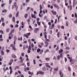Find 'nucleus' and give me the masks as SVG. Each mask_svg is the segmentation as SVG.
I'll list each match as a JSON object with an SVG mask.
<instances>
[{
    "label": "nucleus",
    "mask_w": 77,
    "mask_h": 77,
    "mask_svg": "<svg viewBox=\"0 0 77 77\" xmlns=\"http://www.w3.org/2000/svg\"><path fill=\"white\" fill-rule=\"evenodd\" d=\"M40 13L39 14V16L40 17H41V13H42V11L41 10H42V5H40Z\"/></svg>",
    "instance_id": "obj_1"
},
{
    "label": "nucleus",
    "mask_w": 77,
    "mask_h": 77,
    "mask_svg": "<svg viewBox=\"0 0 77 77\" xmlns=\"http://www.w3.org/2000/svg\"><path fill=\"white\" fill-rule=\"evenodd\" d=\"M69 59L70 60V62H71V64H74V62H75V60L74 59H72L71 58H69Z\"/></svg>",
    "instance_id": "obj_2"
},
{
    "label": "nucleus",
    "mask_w": 77,
    "mask_h": 77,
    "mask_svg": "<svg viewBox=\"0 0 77 77\" xmlns=\"http://www.w3.org/2000/svg\"><path fill=\"white\" fill-rule=\"evenodd\" d=\"M30 35V33H27L23 35V36H25L26 38H29V35Z\"/></svg>",
    "instance_id": "obj_3"
},
{
    "label": "nucleus",
    "mask_w": 77,
    "mask_h": 77,
    "mask_svg": "<svg viewBox=\"0 0 77 77\" xmlns=\"http://www.w3.org/2000/svg\"><path fill=\"white\" fill-rule=\"evenodd\" d=\"M24 70L25 72H27V70L29 71V70H30V69H29V67H27L26 68H24Z\"/></svg>",
    "instance_id": "obj_4"
},
{
    "label": "nucleus",
    "mask_w": 77,
    "mask_h": 77,
    "mask_svg": "<svg viewBox=\"0 0 77 77\" xmlns=\"http://www.w3.org/2000/svg\"><path fill=\"white\" fill-rule=\"evenodd\" d=\"M62 70H60V77H63V73H62Z\"/></svg>",
    "instance_id": "obj_5"
},
{
    "label": "nucleus",
    "mask_w": 77,
    "mask_h": 77,
    "mask_svg": "<svg viewBox=\"0 0 77 77\" xmlns=\"http://www.w3.org/2000/svg\"><path fill=\"white\" fill-rule=\"evenodd\" d=\"M39 30V29L38 28H36L34 30V33H37V32Z\"/></svg>",
    "instance_id": "obj_6"
},
{
    "label": "nucleus",
    "mask_w": 77,
    "mask_h": 77,
    "mask_svg": "<svg viewBox=\"0 0 77 77\" xmlns=\"http://www.w3.org/2000/svg\"><path fill=\"white\" fill-rule=\"evenodd\" d=\"M54 71H57L58 70H59V67H58V66L56 67V68H54Z\"/></svg>",
    "instance_id": "obj_7"
},
{
    "label": "nucleus",
    "mask_w": 77,
    "mask_h": 77,
    "mask_svg": "<svg viewBox=\"0 0 77 77\" xmlns=\"http://www.w3.org/2000/svg\"><path fill=\"white\" fill-rule=\"evenodd\" d=\"M39 74H40L42 75V74H44V72H42V71H39Z\"/></svg>",
    "instance_id": "obj_8"
},
{
    "label": "nucleus",
    "mask_w": 77,
    "mask_h": 77,
    "mask_svg": "<svg viewBox=\"0 0 77 77\" xmlns=\"http://www.w3.org/2000/svg\"><path fill=\"white\" fill-rule=\"evenodd\" d=\"M12 21H13L14 23H15V17H12Z\"/></svg>",
    "instance_id": "obj_9"
},
{
    "label": "nucleus",
    "mask_w": 77,
    "mask_h": 77,
    "mask_svg": "<svg viewBox=\"0 0 77 77\" xmlns=\"http://www.w3.org/2000/svg\"><path fill=\"white\" fill-rule=\"evenodd\" d=\"M45 43L46 44V45L45 46V47H48V43L47 42H45Z\"/></svg>",
    "instance_id": "obj_10"
},
{
    "label": "nucleus",
    "mask_w": 77,
    "mask_h": 77,
    "mask_svg": "<svg viewBox=\"0 0 77 77\" xmlns=\"http://www.w3.org/2000/svg\"><path fill=\"white\" fill-rule=\"evenodd\" d=\"M12 49L13 50H14L15 51H17V48H15V46H12Z\"/></svg>",
    "instance_id": "obj_11"
},
{
    "label": "nucleus",
    "mask_w": 77,
    "mask_h": 77,
    "mask_svg": "<svg viewBox=\"0 0 77 77\" xmlns=\"http://www.w3.org/2000/svg\"><path fill=\"white\" fill-rule=\"evenodd\" d=\"M1 54L2 55H4V54H5L4 51H2V50H1Z\"/></svg>",
    "instance_id": "obj_12"
},
{
    "label": "nucleus",
    "mask_w": 77,
    "mask_h": 77,
    "mask_svg": "<svg viewBox=\"0 0 77 77\" xmlns=\"http://www.w3.org/2000/svg\"><path fill=\"white\" fill-rule=\"evenodd\" d=\"M52 14L54 15H56V14H57V13H56V11H52Z\"/></svg>",
    "instance_id": "obj_13"
},
{
    "label": "nucleus",
    "mask_w": 77,
    "mask_h": 77,
    "mask_svg": "<svg viewBox=\"0 0 77 77\" xmlns=\"http://www.w3.org/2000/svg\"><path fill=\"white\" fill-rule=\"evenodd\" d=\"M16 69H20V67L18 66H16L14 67V70H16Z\"/></svg>",
    "instance_id": "obj_14"
},
{
    "label": "nucleus",
    "mask_w": 77,
    "mask_h": 77,
    "mask_svg": "<svg viewBox=\"0 0 77 77\" xmlns=\"http://www.w3.org/2000/svg\"><path fill=\"white\" fill-rule=\"evenodd\" d=\"M19 14V11H17L16 15V18H17V17H18Z\"/></svg>",
    "instance_id": "obj_15"
},
{
    "label": "nucleus",
    "mask_w": 77,
    "mask_h": 77,
    "mask_svg": "<svg viewBox=\"0 0 77 77\" xmlns=\"http://www.w3.org/2000/svg\"><path fill=\"white\" fill-rule=\"evenodd\" d=\"M12 57H13V58H17V57H16V56L14 54L12 55Z\"/></svg>",
    "instance_id": "obj_16"
},
{
    "label": "nucleus",
    "mask_w": 77,
    "mask_h": 77,
    "mask_svg": "<svg viewBox=\"0 0 77 77\" xmlns=\"http://www.w3.org/2000/svg\"><path fill=\"white\" fill-rule=\"evenodd\" d=\"M27 17H28V14H26L24 15V17L25 18H27Z\"/></svg>",
    "instance_id": "obj_17"
},
{
    "label": "nucleus",
    "mask_w": 77,
    "mask_h": 77,
    "mask_svg": "<svg viewBox=\"0 0 77 77\" xmlns=\"http://www.w3.org/2000/svg\"><path fill=\"white\" fill-rule=\"evenodd\" d=\"M30 7H28L27 8V9H26V12H27V11H29V9H30Z\"/></svg>",
    "instance_id": "obj_18"
},
{
    "label": "nucleus",
    "mask_w": 77,
    "mask_h": 77,
    "mask_svg": "<svg viewBox=\"0 0 77 77\" xmlns=\"http://www.w3.org/2000/svg\"><path fill=\"white\" fill-rule=\"evenodd\" d=\"M28 50H31V46L29 45L28 47Z\"/></svg>",
    "instance_id": "obj_19"
},
{
    "label": "nucleus",
    "mask_w": 77,
    "mask_h": 77,
    "mask_svg": "<svg viewBox=\"0 0 77 77\" xmlns=\"http://www.w3.org/2000/svg\"><path fill=\"white\" fill-rule=\"evenodd\" d=\"M36 15L35 14H34L33 15V14H31V17H32V18H34V17H35V16Z\"/></svg>",
    "instance_id": "obj_20"
},
{
    "label": "nucleus",
    "mask_w": 77,
    "mask_h": 77,
    "mask_svg": "<svg viewBox=\"0 0 77 77\" xmlns=\"http://www.w3.org/2000/svg\"><path fill=\"white\" fill-rule=\"evenodd\" d=\"M14 7L16 8V7H17V3L16 2L14 3Z\"/></svg>",
    "instance_id": "obj_21"
},
{
    "label": "nucleus",
    "mask_w": 77,
    "mask_h": 77,
    "mask_svg": "<svg viewBox=\"0 0 77 77\" xmlns=\"http://www.w3.org/2000/svg\"><path fill=\"white\" fill-rule=\"evenodd\" d=\"M9 28H7L6 29V31L7 32H9Z\"/></svg>",
    "instance_id": "obj_22"
},
{
    "label": "nucleus",
    "mask_w": 77,
    "mask_h": 77,
    "mask_svg": "<svg viewBox=\"0 0 77 77\" xmlns=\"http://www.w3.org/2000/svg\"><path fill=\"white\" fill-rule=\"evenodd\" d=\"M37 20L38 21H37V23L38 24V25H39V18H37Z\"/></svg>",
    "instance_id": "obj_23"
},
{
    "label": "nucleus",
    "mask_w": 77,
    "mask_h": 77,
    "mask_svg": "<svg viewBox=\"0 0 77 77\" xmlns=\"http://www.w3.org/2000/svg\"><path fill=\"white\" fill-rule=\"evenodd\" d=\"M68 69L69 71H71V68L69 67H68Z\"/></svg>",
    "instance_id": "obj_24"
},
{
    "label": "nucleus",
    "mask_w": 77,
    "mask_h": 77,
    "mask_svg": "<svg viewBox=\"0 0 77 77\" xmlns=\"http://www.w3.org/2000/svg\"><path fill=\"white\" fill-rule=\"evenodd\" d=\"M28 42H29V44H31V40H30V39H29L28 40Z\"/></svg>",
    "instance_id": "obj_25"
},
{
    "label": "nucleus",
    "mask_w": 77,
    "mask_h": 77,
    "mask_svg": "<svg viewBox=\"0 0 77 77\" xmlns=\"http://www.w3.org/2000/svg\"><path fill=\"white\" fill-rule=\"evenodd\" d=\"M12 0H9V5H11V3H12Z\"/></svg>",
    "instance_id": "obj_26"
},
{
    "label": "nucleus",
    "mask_w": 77,
    "mask_h": 77,
    "mask_svg": "<svg viewBox=\"0 0 77 77\" xmlns=\"http://www.w3.org/2000/svg\"><path fill=\"white\" fill-rule=\"evenodd\" d=\"M46 67H48V68H51V67L50 66L48 65H46Z\"/></svg>",
    "instance_id": "obj_27"
},
{
    "label": "nucleus",
    "mask_w": 77,
    "mask_h": 77,
    "mask_svg": "<svg viewBox=\"0 0 77 77\" xmlns=\"http://www.w3.org/2000/svg\"><path fill=\"white\" fill-rule=\"evenodd\" d=\"M36 60H33V62H34V64H36Z\"/></svg>",
    "instance_id": "obj_28"
},
{
    "label": "nucleus",
    "mask_w": 77,
    "mask_h": 77,
    "mask_svg": "<svg viewBox=\"0 0 77 77\" xmlns=\"http://www.w3.org/2000/svg\"><path fill=\"white\" fill-rule=\"evenodd\" d=\"M63 57V55H62V53H61L60 54V57L61 58Z\"/></svg>",
    "instance_id": "obj_29"
},
{
    "label": "nucleus",
    "mask_w": 77,
    "mask_h": 77,
    "mask_svg": "<svg viewBox=\"0 0 77 77\" xmlns=\"http://www.w3.org/2000/svg\"><path fill=\"white\" fill-rule=\"evenodd\" d=\"M12 72H13L12 70H10V74H12Z\"/></svg>",
    "instance_id": "obj_30"
},
{
    "label": "nucleus",
    "mask_w": 77,
    "mask_h": 77,
    "mask_svg": "<svg viewBox=\"0 0 77 77\" xmlns=\"http://www.w3.org/2000/svg\"><path fill=\"white\" fill-rule=\"evenodd\" d=\"M59 49V46H57V48L56 49V51H57Z\"/></svg>",
    "instance_id": "obj_31"
},
{
    "label": "nucleus",
    "mask_w": 77,
    "mask_h": 77,
    "mask_svg": "<svg viewBox=\"0 0 77 77\" xmlns=\"http://www.w3.org/2000/svg\"><path fill=\"white\" fill-rule=\"evenodd\" d=\"M12 14H10L9 15V18H12Z\"/></svg>",
    "instance_id": "obj_32"
},
{
    "label": "nucleus",
    "mask_w": 77,
    "mask_h": 77,
    "mask_svg": "<svg viewBox=\"0 0 77 77\" xmlns=\"http://www.w3.org/2000/svg\"><path fill=\"white\" fill-rule=\"evenodd\" d=\"M53 27L52 26H50V29H53Z\"/></svg>",
    "instance_id": "obj_33"
},
{
    "label": "nucleus",
    "mask_w": 77,
    "mask_h": 77,
    "mask_svg": "<svg viewBox=\"0 0 77 77\" xmlns=\"http://www.w3.org/2000/svg\"><path fill=\"white\" fill-rule=\"evenodd\" d=\"M14 30H12L11 31V32L12 33H14Z\"/></svg>",
    "instance_id": "obj_34"
},
{
    "label": "nucleus",
    "mask_w": 77,
    "mask_h": 77,
    "mask_svg": "<svg viewBox=\"0 0 77 77\" xmlns=\"http://www.w3.org/2000/svg\"><path fill=\"white\" fill-rule=\"evenodd\" d=\"M46 41H47V42H49L50 41V40L49 39H47V38L45 40Z\"/></svg>",
    "instance_id": "obj_35"
},
{
    "label": "nucleus",
    "mask_w": 77,
    "mask_h": 77,
    "mask_svg": "<svg viewBox=\"0 0 77 77\" xmlns=\"http://www.w3.org/2000/svg\"><path fill=\"white\" fill-rule=\"evenodd\" d=\"M70 11H71V10H72V6L70 5Z\"/></svg>",
    "instance_id": "obj_36"
},
{
    "label": "nucleus",
    "mask_w": 77,
    "mask_h": 77,
    "mask_svg": "<svg viewBox=\"0 0 77 77\" xmlns=\"http://www.w3.org/2000/svg\"><path fill=\"white\" fill-rule=\"evenodd\" d=\"M12 63L10 62L9 63L8 65H12Z\"/></svg>",
    "instance_id": "obj_37"
},
{
    "label": "nucleus",
    "mask_w": 77,
    "mask_h": 77,
    "mask_svg": "<svg viewBox=\"0 0 77 77\" xmlns=\"http://www.w3.org/2000/svg\"><path fill=\"white\" fill-rule=\"evenodd\" d=\"M66 26H68V22H66Z\"/></svg>",
    "instance_id": "obj_38"
},
{
    "label": "nucleus",
    "mask_w": 77,
    "mask_h": 77,
    "mask_svg": "<svg viewBox=\"0 0 77 77\" xmlns=\"http://www.w3.org/2000/svg\"><path fill=\"white\" fill-rule=\"evenodd\" d=\"M1 20L2 22H4V18H1Z\"/></svg>",
    "instance_id": "obj_39"
},
{
    "label": "nucleus",
    "mask_w": 77,
    "mask_h": 77,
    "mask_svg": "<svg viewBox=\"0 0 77 77\" xmlns=\"http://www.w3.org/2000/svg\"><path fill=\"white\" fill-rule=\"evenodd\" d=\"M43 52V50L42 49L41 50V51L40 53V54H42Z\"/></svg>",
    "instance_id": "obj_40"
},
{
    "label": "nucleus",
    "mask_w": 77,
    "mask_h": 77,
    "mask_svg": "<svg viewBox=\"0 0 77 77\" xmlns=\"http://www.w3.org/2000/svg\"><path fill=\"white\" fill-rule=\"evenodd\" d=\"M66 50H69V48L68 47H67L66 48Z\"/></svg>",
    "instance_id": "obj_41"
},
{
    "label": "nucleus",
    "mask_w": 77,
    "mask_h": 77,
    "mask_svg": "<svg viewBox=\"0 0 77 77\" xmlns=\"http://www.w3.org/2000/svg\"><path fill=\"white\" fill-rule=\"evenodd\" d=\"M45 59L46 60H48V61L50 60V58H46Z\"/></svg>",
    "instance_id": "obj_42"
},
{
    "label": "nucleus",
    "mask_w": 77,
    "mask_h": 77,
    "mask_svg": "<svg viewBox=\"0 0 77 77\" xmlns=\"http://www.w3.org/2000/svg\"><path fill=\"white\" fill-rule=\"evenodd\" d=\"M74 23H75V24H77V20H75V21H74Z\"/></svg>",
    "instance_id": "obj_43"
},
{
    "label": "nucleus",
    "mask_w": 77,
    "mask_h": 77,
    "mask_svg": "<svg viewBox=\"0 0 77 77\" xmlns=\"http://www.w3.org/2000/svg\"><path fill=\"white\" fill-rule=\"evenodd\" d=\"M0 33H2V34H3V31L2 30H0Z\"/></svg>",
    "instance_id": "obj_44"
},
{
    "label": "nucleus",
    "mask_w": 77,
    "mask_h": 77,
    "mask_svg": "<svg viewBox=\"0 0 77 77\" xmlns=\"http://www.w3.org/2000/svg\"><path fill=\"white\" fill-rule=\"evenodd\" d=\"M26 47V46L25 45L23 46V50H25Z\"/></svg>",
    "instance_id": "obj_45"
},
{
    "label": "nucleus",
    "mask_w": 77,
    "mask_h": 77,
    "mask_svg": "<svg viewBox=\"0 0 77 77\" xmlns=\"http://www.w3.org/2000/svg\"><path fill=\"white\" fill-rule=\"evenodd\" d=\"M31 47H32V48H33V47H34V45H33V44L32 43L31 44Z\"/></svg>",
    "instance_id": "obj_46"
},
{
    "label": "nucleus",
    "mask_w": 77,
    "mask_h": 77,
    "mask_svg": "<svg viewBox=\"0 0 77 77\" xmlns=\"http://www.w3.org/2000/svg\"><path fill=\"white\" fill-rule=\"evenodd\" d=\"M18 24H16L15 26V27H18Z\"/></svg>",
    "instance_id": "obj_47"
},
{
    "label": "nucleus",
    "mask_w": 77,
    "mask_h": 77,
    "mask_svg": "<svg viewBox=\"0 0 77 77\" xmlns=\"http://www.w3.org/2000/svg\"><path fill=\"white\" fill-rule=\"evenodd\" d=\"M2 25L3 26H5V23H2Z\"/></svg>",
    "instance_id": "obj_48"
},
{
    "label": "nucleus",
    "mask_w": 77,
    "mask_h": 77,
    "mask_svg": "<svg viewBox=\"0 0 77 77\" xmlns=\"http://www.w3.org/2000/svg\"><path fill=\"white\" fill-rule=\"evenodd\" d=\"M52 27H53V28L54 27V23H52Z\"/></svg>",
    "instance_id": "obj_49"
},
{
    "label": "nucleus",
    "mask_w": 77,
    "mask_h": 77,
    "mask_svg": "<svg viewBox=\"0 0 77 77\" xmlns=\"http://www.w3.org/2000/svg\"><path fill=\"white\" fill-rule=\"evenodd\" d=\"M10 62H14V60L13 59H11L10 60Z\"/></svg>",
    "instance_id": "obj_50"
},
{
    "label": "nucleus",
    "mask_w": 77,
    "mask_h": 77,
    "mask_svg": "<svg viewBox=\"0 0 77 77\" xmlns=\"http://www.w3.org/2000/svg\"><path fill=\"white\" fill-rule=\"evenodd\" d=\"M21 24L22 25V26H24V23H23V22H22L21 23Z\"/></svg>",
    "instance_id": "obj_51"
},
{
    "label": "nucleus",
    "mask_w": 77,
    "mask_h": 77,
    "mask_svg": "<svg viewBox=\"0 0 77 77\" xmlns=\"http://www.w3.org/2000/svg\"><path fill=\"white\" fill-rule=\"evenodd\" d=\"M57 6L58 5L56 4H55L54 5V7H55V8H57Z\"/></svg>",
    "instance_id": "obj_52"
},
{
    "label": "nucleus",
    "mask_w": 77,
    "mask_h": 77,
    "mask_svg": "<svg viewBox=\"0 0 77 77\" xmlns=\"http://www.w3.org/2000/svg\"><path fill=\"white\" fill-rule=\"evenodd\" d=\"M21 55L22 56H24V53H22L21 54Z\"/></svg>",
    "instance_id": "obj_53"
},
{
    "label": "nucleus",
    "mask_w": 77,
    "mask_h": 77,
    "mask_svg": "<svg viewBox=\"0 0 77 77\" xmlns=\"http://www.w3.org/2000/svg\"><path fill=\"white\" fill-rule=\"evenodd\" d=\"M17 72H18V73H19V74H21V71H20L19 70H18L17 71Z\"/></svg>",
    "instance_id": "obj_54"
},
{
    "label": "nucleus",
    "mask_w": 77,
    "mask_h": 77,
    "mask_svg": "<svg viewBox=\"0 0 77 77\" xmlns=\"http://www.w3.org/2000/svg\"><path fill=\"white\" fill-rule=\"evenodd\" d=\"M6 51H7V53H9V51H10L8 49H7L6 50Z\"/></svg>",
    "instance_id": "obj_55"
},
{
    "label": "nucleus",
    "mask_w": 77,
    "mask_h": 77,
    "mask_svg": "<svg viewBox=\"0 0 77 77\" xmlns=\"http://www.w3.org/2000/svg\"><path fill=\"white\" fill-rule=\"evenodd\" d=\"M47 36L46 35H45V39H47Z\"/></svg>",
    "instance_id": "obj_56"
},
{
    "label": "nucleus",
    "mask_w": 77,
    "mask_h": 77,
    "mask_svg": "<svg viewBox=\"0 0 77 77\" xmlns=\"http://www.w3.org/2000/svg\"><path fill=\"white\" fill-rule=\"evenodd\" d=\"M75 2H73V7H74V6H75Z\"/></svg>",
    "instance_id": "obj_57"
},
{
    "label": "nucleus",
    "mask_w": 77,
    "mask_h": 77,
    "mask_svg": "<svg viewBox=\"0 0 77 77\" xmlns=\"http://www.w3.org/2000/svg\"><path fill=\"white\" fill-rule=\"evenodd\" d=\"M27 65L28 66H30V64H29V63H27Z\"/></svg>",
    "instance_id": "obj_58"
},
{
    "label": "nucleus",
    "mask_w": 77,
    "mask_h": 77,
    "mask_svg": "<svg viewBox=\"0 0 77 77\" xmlns=\"http://www.w3.org/2000/svg\"><path fill=\"white\" fill-rule=\"evenodd\" d=\"M18 72H16L15 73V75H18Z\"/></svg>",
    "instance_id": "obj_59"
},
{
    "label": "nucleus",
    "mask_w": 77,
    "mask_h": 77,
    "mask_svg": "<svg viewBox=\"0 0 77 77\" xmlns=\"http://www.w3.org/2000/svg\"><path fill=\"white\" fill-rule=\"evenodd\" d=\"M24 60V59H23V60H20V63H22V62H23V61Z\"/></svg>",
    "instance_id": "obj_60"
},
{
    "label": "nucleus",
    "mask_w": 77,
    "mask_h": 77,
    "mask_svg": "<svg viewBox=\"0 0 77 77\" xmlns=\"http://www.w3.org/2000/svg\"><path fill=\"white\" fill-rule=\"evenodd\" d=\"M30 50H28L27 51V53H30Z\"/></svg>",
    "instance_id": "obj_61"
},
{
    "label": "nucleus",
    "mask_w": 77,
    "mask_h": 77,
    "mask_svg": "<svg viewBox=\"0 0 77 77\" xmlns=\"http://www.w3.org/2000/svg\"><path fill=\"white\" fill-rule=\"evenodd\" d=\"M4 12H7V10L6 9L4 10Z\"/></svg>",
    "instance_id": "obj_62"
},
{
    "label": "nucleus",
    "mask_w": 77,
    "mask_h": 77,
    "mask_svg": "<svg viewBox=\"0 0 77 77\" xmlns=\"http://www.w3.org/2000/svg\"><path fill=\"white\" fill-rule=\"evenodd\" d=\"M2 7L3 8V7H4V4H2V5H1Z\"/></svg>",
    "instance_id": "obj_63"
},
{
    "label": "nucleus",
    "mask_w": 77,
    "mask_h": 77,
    "mask_svg": "<svg viewBox=\"0 0 77 77\" xmlns=\"http://www.w3.org/2000/svg\"><path fill=\"white\" fill-rule=\"evenodd\" d=\"M48 51H49V50H47L45 52V53H47V52H48Z\"/></svg>",
    "instance_id": "obj_64"
}]
</instances>
